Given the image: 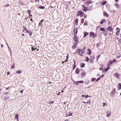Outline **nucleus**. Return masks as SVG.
<instances>
[{
	"instance_id": "19",
	"label": "nucleus",
	"mask_w": 121,
	"mask_h": 121,
	"mask_svg": "<svg viewBox=\"0 0 121 121\" xmlns=\"http://www.w3.org/2000/svg\"><path fill=\"white\" fill-rule=\"evenodd\" d=\"M95 57L93 56H92L91 57L90 60L91 61H93L94 59H95Z\"/></svg>"
},
{
	"instance_id": "20",
	"label": "nucleus",
	"mask_w": 121,
	"mask_h": 121,
	"mask_svg": "<svg viewBox=\"0 0 121 121\" xmlns=\"http://www.w3.org/2000/svg\"><path fill=\"white\" fill-rule=\"evenodd\" d=\"M77 29L75 28L73 30V31H74V33L76 35H77Z\"/></svg>"
},
{
	"instance_id": "24",
	"label": "nucleus",
	"mask_w": 121,
	"mask_h": 121,
	"mask_svg": "<svg viewBox=\"0 0 121 121\" xmlns=\"http://www.w3.org/2000/svg\"><path fill=\"white\" fill-rule=\"evenodd\" d=\"M83 9V11L85 12H86L87 10L85 6H84Z\"/></svg>"
},
{
	"instance_id": "10",
	"label": "nucleus",
	"mask_w": 121,
	"mask_h": 121,
	"mask_svg": "<svg viewBox=\"0 0 121 121\" xmlns=\"http://www.w3.org/2000/svg\"><path fill=\"white\" fill-rule=\"evenodd\" d=\"M106 114L107 115V117H108L109 116H110L111 115V112H109L108 111H107L106 112Z\"/></svg>"
},
{
	"instance_id": "52",
	"label": "nucleus",
	"mask_w": 121,
	"mask_h": 121,
	"mask_svg": "<svg viewBox=\"0 0 121 121\" xmlns=\"http://www.w3.org/2000/svg\"><path fill=\"white\" fill-rule=\"evenodd\" d=\"M119 39H118V41L119 43H120L121 44V41H120Z\"/></svg>"
},
{
	"instance_id": "16",
	"label": "nucleus",
	"mask_w": 121,
	"mask_h": 121,
	"mask_svg": "<svg viewBox=\"0 0 121 121\" xmlns=\"http://www.w3.org/2000/svg\"><path fill=\"white\" fill-rule=\"evenodd\" d=\"M114 76L116 78H118L119 75L117 73H116L114 74Z\"/></svg>"
},
{
	"instance_id": "38",
	"label": "nucleus",
	"mask_w": 121,
	"mask_h": 121,
	"mask_svg": "<svg viewBox=\"0 0 121 121\" xmlns=\"http://www.w3.org/2000/svg\"><path fill=\"white\" fill-rule=\"evenodd\" d=\"M86 58H87V59L86 60V61L88 62L89 60V59L87 57H86Z\"/></svg>"
},
{
	"instance_id": "39",
	"label": "nucleus",
	"mask_w": 121,
	"mask_h": 121,
	"mask_svg": "<svg viewBox=\"0 0 121 121\" xmlns=\"http://www.w3.org/2000/svg\"><path fill=\"white\" fill-rule=\"evenodd\" d=\"M14 64H12V67H11V68H12L13 69V68H14Z\"/></svg>"
},
{
	"instance_id": "17",
	"label": "nucleus",
	"mask_w": 121,
	"mask_h": 121,
	"mask_svg": "<svg viewBox=\"0 0 121 121\" xmlns=\"http://www.w3.org/2000/svg\"><path fill=\"white\" fill-rule=\"evenodd\" d=\"M89 35V33L87 32H85L84 34V36L83 37H86V36L88 35Z\"/></svg>"
},
{
	"instance_id": "22",
	"label": "nucleus",
	"mask_w": 121,
	"mask_h": 121,
	"mask_svg": "<svg viewBox=\"0 0 121 121\" xmlns=\"http://www.w3.org/2000/svg\"><path fill=\"white\" fill-rule=\"evenodd\" d=\"M106 21L105 20V19H103L101 22H100V24H102L103 23L105 22Z\"/></svg>"
},
{
	"instance_id": "36",
	"label": "nucleus",
	"mask_w": 121,
	"mask_h": 121,
	"mask_svg": "<svg viewBox=\"0 0 121 121\" xmlns=\"http://www.w3.org/2000/svg\"><path fill=\"white\" fill-rule=\"evenodd\" d=\"M82 74L83 76H84L86 74L84 72H82Z\"/></svg>"
},
{
	"instance_id": "54",
	"label": "nucleus",
	"mask_w": 121,
	"mask_h": 121,
	"mask_svg": "<svg viewBox=\"0 0 121 121\" xmlns=\"http://www.w3.org/2000/svg\"><path fill=\"white\" fill-rule=\"evenodd\" d=\"M31 49H32V51H34L35 50V49L34 48H33V47H32V48H31Z\"/></svg>"
},
{
	"instance_id": "1",
	"label": "nucleus",
	"mask_w": 121,
	"mask_h": 121,
	"mask_svg": "<svg viewBox=\"0 0 121 121\" xmlns=\"http://www.w3.org/2000/svg\"><path fill=\"white\" fill-rule=\"evenodd\" d=\"M77 52L79 53V54L81 56H82L84 52L82 49L78 48L77 50Z\"/></svg>"
},
{
	"instance_id": "21",
	"label": "nucleus",
	"mask_w": 121,
	"mask_h": 121,
	"mask_svg": "<svg viewBox=\"0 0 121 121\" xmlns=\"http://www.w3.org/2000/svg\"><path fill=\"white\" fill-rule=\"evenodd\" d=\"M109 67H108L106 69H104L103 70V72L104 71H105V72H106L107 71H108L109 70Z\"/></svg>"
},
{
	"instance_id": "4",
	"label": "nucleus",
	"mask_w": 121,
	"mask_h": 121,
	"mask_svg": "<svg viewBox=\"0 0 121 121\" xmlns=\"http://www.w3.org/2000/svg\"><path fill=\"white\" fill-rule=\"evenodd\" d=\"M116 30L117 31V32L116 33V35H118L120 33V30L119 28H116Z\"/></svg>"
},
{
	"instance_id": "37",
	"label": "nucleus",
	"mask_w": 121,
	"mask_h": 121,
	"mask_svg": "<svg viewBox=\"0 0 121 121\" xmlns=\"http://www.w3.org/2000/svg\"><path fill=\"white\" fill-rule=\"evenodd\" d=\"M76 47V46H74V45L72 47V49H74Z\"/></svg>"
},
{
	"instance_id": "42",
	"label": "nucleus",
	"mask_w": 121,
	"mask_h": 121,
	"mask_svg": "<svg viewBox=\"0 0 121 121\" xmlns=\"http://www.w3.org/2000/svg\"><path fill=\"white\" fill-rule=\"evenodd\" d=\"M69 116H71L72 115L73 113H71L70 112H69Z\"/></svg>"
},
{
	"instance_id": "31",
	"label": "nucleus",
	"mask_w": 121,
	"mask_h": 121,
	"mask_svg": "<svg viewBox=\"0 0 121 121\" xmlns=\"http://www.w3.org/2000/svg\"><path fill=\"white\" fill-rule=\"evenodd\" d=\"M107 3V2L106 1H104L103 2L102 4L103 5H104L106 3Z\"/></svg>"
},
{
	"instance_id": "35",
	"label": "nucleus",
	"mask_w": 121,
	"mask_h": 121,
	"mask_svg": "<svg viewBox=\"0 0 121 121\" xmlns=\"http://www.w3.org/2000/svg\"><path fill=\"white\" fill-rule=\"evenodd\" d=\"M96 79L95 78H92L91 79V80L92 81H94Z\"/></svg>"
},
{
	"instance_id": "53",
	"label": "nucleus",
	"mask_w": 121,
	"mask_h": 121,
	"mask_svg": "<svg viewBox=\"0 0 121 121\" xmlns=\"http://www.w3.org/2000/svg\"><path fill=\"white\" fill-rule=\"evenodd\" d=\"M10 74V73L9 72H8L7 73V75H9Z\"/></svg>"
},
{
	"instance_id": "28",
	"label": "nucleus",
	"mask_w": 121,
	"mask_h": 121,
	"mask_svg": "<svg viewBox=\"0 0 121 121\" xmlns=\"http://www.w3.org/2000/svg\"><path fill=\"white\" fill-rule=\"evenodd\" d=\"M100 30L101 31H104L105 30V29L104 28L101 27L100 28Z\"/></svg>"
},
{
	"instance_id": "63",
	"label": "nucleus",
	"mask_w": 121,
	"mask_h": 121,
	"mask_svg": "<svg viewBox=\"0 0 121 121\" xmlns=\"http://www.w3.org/2000/svg\"><path fill=\"white\" fill-rule=\"evenodd\" d=\"M86 17V15H84V18H85Z\"/></svg>"
},
{
	"instance_id": "30",
	"label": "nucleus",
	"mask_w": 121,
	"mask_h": 121,
	"mask_svg": "<svg viewBox=\"0 0 121 121\" xmlns=\"http://www.w3.org/2000/svg\"><path fill=\"white\" fill-rule=\"evenodd\" d=\"M108 33V32L107 31H105L104 33V34L106 35Z\"/></svg>"
},
{
	"instance_id": "33",
	"label": "nucleus",
	"mask_w": 121,
	"mask_h": 121,
	"mask_svg": "<svg viewBox=\"0 0 121 121\" xmlns=\"http://www.w3.org/2000/svg\"><path fill=\"white\" fill-rule=\"evenodd\" d=\"M18 114H17L15 115V118H16L18 119Z\"/></svg>"
},
{
	"instance_id": "56",
	"label": "nucleus",
	"mask_w": 121,
	"mask_h": 121,
	"mask_svg": "<svg viewBox=\"0 0 121 121\" xmlns=\"http://www.w3.org/2000/svg\"><path fill=\"white\" fill-rule=\"evenodd\" d=\"M69 116V114H67L66 117H68Z\"/></svg>"
},
{
	"instance_id": "51",
	"label": "nucleus",
	"mask_w": 121,
	"mask_h": 121,
	"mask_svg": "<svg viewBox=\"0 0 121 121\" xmlns=\"http://www.w3.org/2000/svg\"><path fill=\"white\" fill-rule=\"evenodd\" d=\"M24 30H26H26H27V28H26V27H24Z\"/></svg>"
},
{
	"instance_id": "46",
	"label": "nucleus",
	"mask_w": 121,
	"mask_h": 121,
	"mask_svg": "<svg viewBox=\"0 0 121 121\" xmlns=\"http://www.w3.org/2000/svg\"><path fill=\"white\" fill-rule=\"evenodd\" d=\"M100 56V55H99L97 57V60H98V59L99 58V57Z\"/></svg>"
},
{
	"instance_id": "9",
	"label": "nucleus",
	"mask_w": 121,
	"mask_h": 121,
	"mask_svg": "<svg viewBox=\"0 0 121 121\" xmlns=\"http://www.w3.org/2000/svg\"><path fill=\"white\" fill-rule=\"evenodd\" d=\"M109 64L110 65H111L113 63H114L116 62L115 60L114 59L112 61H109Z\"/></svg>"
},
{
	"instance_id": "8",
	"label": "nucleus",
	"mask_w": 121,
	"mask_h": 121,
	"mask_svg": "<svg viewBox=\"0 0 121 121\" xmlns=\"http://www.w3.org/2000/svg\"><path fill=\"white\" fill-rule=\"evenodd\" d=\"M115 89H113V90H112L111 92V94L113 93V94H112V96H114V94L115 93Z\"/></svg>"
},
{
	"instance_id": "58",
	"label": "nucleus",
	"mask_w": 121,
	"mask_h": 121,
	"mask_svg": "<svg viewBox=\"0 0 121 121\" xmlns=\"http://www.w3.org/2000/svg\"><path fill=\"white\" fill-rule=\"evenodd\" d=\"M86 96L85 95H82V97H85Z\"/></svg>"
},
{
	"instance_id": "2",
	"label": "nucleus",
	"mask_w": 121,
	"mask_h": 121,
	"mask_svg": "<svg viewBox=\"0 0 121 121\" xmlns=\"http://www.w3.org/2000/svg\"><path fill=\"white\" fill-rule=\"evenodd\" d=\"M97 35L96 34H94L93 32H91L90 33V36L92 37V38H95V37H96Z\"/></svg>"
},
{
	"instance_id": "41",
	"label": "nucleus",
	"mask_w": 121,
	"mask_h": 121,
	"mask_svg": "<svg viewBox=\"0 0 121 121\" xmlns=\"http://www.w3.org/2000/svg\"><path fill=\"white\" fill-rule=\"evenodd\" d=\"M86 49V47H84L83 48V49H82V50L83 51H85V50Z\"/></svg>"
},
{
	"instance_id": "23",
	"label": "nucleus",
	"mask_w": 121,
	"mask_h": 121,
	"mask_svg": "<svg viewBox=\"0 0 121 121\" xmlns=\"http://www.w3.org/2000/svg\"><path fill=\"white\" fill-rule=\"evenodd\" d=\"M104 16H105L107 17H108L109 16V15L108 14L105 12H104Z\"/></svg>"
},
{
	"instance_id": "3",
	"label": "nucleus",
	"mask_w": 121,
	"mask_h": 121,
	"mask_svg": "<svg viewBox=\"0 0 121 121\" xmlns=\"http://www.w3.org/2000/svg\"><path fill=\"white\" fill-rule=\"evenodd\" d=\"M83 13L82 12V11L80 10L78 11L77 16H78V15H81V16H83Z\"/></svg>"
},
{
	"instance_id": "26",
	"label": "nucleus",
	"mask_w": 121,
	"mask_h": 121,
	"mask_svg": "<svg viewBox=\"0 0 121 121\" xmlns=\"http://www.w3.org/2000/svg\"><path fill=\"white\" fill-rule=\"evenodd\" d=\"M39 9H45V7L43 6H41L39 7Z\"/></svg>"
},
{
	"instance_id": "62",
	"label": "nucleus",
	"mask_w": 121,
	"mask_h": 121,
	"mask_svg": "<svg viewBox=\"0 0 121 121\" xmlns=\"http://www.w3.org/2000/svg\"><path fill=\"white\" fill-rule=\"evenodd\" d=\"M90 97V96H88V95H87L86 96V98L87 97Z\"/></svg>"
},
{
	"instance_id": "34",
	"label": "nucleus",
	"mask_w": 121,
	"mask_h": 121,
	"mask_svg": "<svg viewBox=\"0 0 121 121\" xmlns=\"http://www.w3.org/2000/svg\"><path fill=\"white\" fill-rule=\"evenodd\" d=\"M84 22V20L82 18L81 19V23H83Z\"/></svg>"
},
{
	"instance_id": "12",
	"label": "nucleus",
	"mask_w": 121,
	"mask_h": 121,
	"mask_svg": "<svg viewBox=\"0 0 121 121\" xmlns=\"http://www.w3.org/2000/svg\"><path fill=\"white\" fill-rule=\"evenodd\" d=\"M108 30L110 32H111L112 31V29L111 27V26H109L107 28Z\"/></svg>"
},
{
	"instance_id": "5",
	"label": "nucleus",
	"mask_w": 121,
	"mask_h": 121,
	"mask_svg": "<svg viewBox=\"0 0 121 121\" xmlns=\"http://www.w3.org/2000/svg\"><path fill=\"white\" fill-rule=\"evenodd\" d=\"M92 4V3L89 0H88L85 3V5H90V4Z\"/></svg>"
},
{
	"instance_id": "57",
	"label": "nucleus",
	"mask_w": 121,
	"mask_h": 121,
	"mask_svg": "<svg viewBox=\"0 0 121 121\" xmlns=\"http://www.w3.org/2000/svg\"><path fill=\"white\" fill-rule=\"evenodd\" d=\"M109 64V63L107 65V66H110L111 65H110Z\"/></svg>"
},
{
	"instance_id": "7",
	"label": "nucleus",
	"mask_w": 121,
	"mask_h": 121,
	"mask_svg": "<svg viewBox=\"0 0 121 121\" xmlns=\"http://www.w3.org/2000/svg\"><path fill=\"white\" fill-rule=\"evenodd\" d=\"M73 39L74 40V41H78V38L77 36L76 35H74L73 38Z\"/></svg>"
},
{
	"instance_id": "48",
	"label": "nucleus",
	"mask_w": 121,
	"mask_h": 121,
	"mask_svg": "<svg viewBox=\"0 0 121 121\" xmlns=\"http://www.w3.org/2000/svg\"><path fill=\"white\" fill-rule=\"evenodd\" d=\"M100 77H99V78H98L96 80V82L98 80H100Z\"/></svg>"
},
{
	"instance_id": "27",
	"label": "nucleus",
	"mask_w": 121,
	"mask_h": 121,
	"mask_svg": "<svg viewBox=\"0 0 121 121\" xmlns=\"http://www.w3.org/2000/svg\"><path fill=\"white\" fill-rule=\"evenodd\" d=\"M22 72L20 70H18L17 71L16 73H22Z\"/></svg>"
},
{
	"instance_id": "55",
	"label": "nucleus",
	"mask_w": 121,
	"mask_h": 121,
	"mask_svg": "<svg viewBox=\"0 0 121 121\" xmlns=\"http://www.w3.org/2000/svg\"><path fill=\"white\" fill-rule=\"evenodd\" d=\"M106 105V104L105 103H103V106H104Z\"/></svg>"
},
{
	"instance_id": "61",
	"label": "nucleus",
	"mask_w": 121,
	"mask_h": 121,
	"mask_svg": "<svg viewBox=\"0 0 121 121\" xmlns=\"http://www.w3.org/2000/svg\"><path fill=\"white\" fill-rule=\"evenodd\" d=\"M85 83L86 84H88V82H85Z\"/></svg>"
},
{
	"instance_id": "32",
	"label": "nucleus",
	"mask_w": 121,
	"mask_h": 121,
	"mask_svg": "<svg viewBox=\"0 0 121 121\" xmlns=\"http://www.w3.org/2000/svg\"><path fill=\"white\" fill-rule=\"evenodd\" d=\"M118 85L119 86V89H121V83H119L118 84Z\"/></svg>"
},
{
	"instance_id": "13",
	"label": "nucleus",
	"mask_w": 121,
	"mask_h": 121,
	"mask_svg": "<svg viewBox=\"0 0 121 121\" xmlns=\"http://www.w3.org/2000/svg\"><path fill=\"white\" fill-rule=\"evenodd\" d=\"M26 32L29 33V35L31 36L32 34V32L31 31L28 30H26Z\"/></svg>"
},
{
	"instance_id": "25",
	"label": "nucleus",
	"mask_w": 121,
	"mask_h": 121,
	"mask_svg": "<svg viewBox=\"0 0 121 121\" xmlns=\"http://www.w3.org/2000/svg\"><path fill=\"white\" fill-rule=\"evenodd\" d=\"M81 67H84L85 65V64L84 63H82L81 65Z\"/></svg>"
},
{
	"instance_id": "44",
	"label": "nucleus",
	"mask_w": 121,
	"mask_h": 121,
	"mask_svg": "<svg viewBox=\"0 0 121 121\" xmlns=\"http://www.w3.org/2000/svg\"><path fill=\"white\" fill-rule=\"evenodd\" d=\"M74 65V66L73 67V69H74L76 67V65Z\"/></svg>"
},
{
	"instance_id": "18",
	"label": "nucleus",
	"mask_w": 121,
	"mask_h": 121,
	"mask_svg": "<svg viewBox=\"0 0 121 121\" xmlns=\"http://www.w3.org/2000/svg\"><path fill=\"white\" fill-rule=\"evenodd\" d=\"M78 18H77L75 20V24L76 25H78Z\"/></svg>"
},
{
	"instance_id": "43",
	"label": "nucleus",
	"mask_w": 121,
	"mask_h": 121,
	"mask_svg": "<svg viewBox=\"0 0 121 121\" xmlns=\"http://www.w3.org/2000/svg\"><path fill=\"white\" fill-rule=\"evenodd\" d=\"M30 11H31V10H28L27 11V12H28V13H29V15H30Z\"/></svg>"
},
{
	"instance_id": "47",
	"label": "nucleus",
	"mask_w": 121,
	"mask_h": 121,
	"mask_svg": "<svg viewBox=\"0 0 121 121\" xmlns=\"http://www.w3.org/2000/svg\"><path fill=\"white\" fill-rule=\"evenodd\" d=\"M116 6L117 8H118L119 7V5L118 4H117L116 5Z\"/></svg>"
},
{
	"instance_id": "14",
	"label": "nucleus",
	"mask_w": 121,
	"mask_h": 121,
	"mask_svg": "<svg viewBox=\"0 0 121 121\" xmlns=\"http://www.w3.org/2000/svg\"><path fill=\"white\" fill-rule=\"evenodd\" d=\"M80 71L79 69L78 68H77L76 70L75 73L76 74L79 73Z\"/></svg>"
},
{
	"instance_id": "60",
	"label": "nucleus",
	"mask_w": 121,
	"mask_h": 121,
	"mask_svg": "<svg viewBox=\"0 0 121 121\" xmlns=\"http://www.w3.org/2000/svg\"><path fill=\"white\" fill-rule=\"evenodd\" d=\"M53 103H54L53 101H51L50 102V103L52 104Z\"/></svg>"
},
{
	"instance_id": "15",
	"label": "nucleus",
	"mask_w": 121,
	"mask_h": 121,
	"mask_svg": "<svg viewBox=\"0 0 121 121\" xmlns=\"http://www.w3.org/2000/svg\"><path fill=\"white\" fill-rule=\"evenodd\" d=\"M84 82L83 81H76V84L77 85H78V83H83Z\"/></svg>"
},
{
	"instance_id": "45",
	"label": "nucleus",
	"mask_w": 121,
	"mask_h": 121,
	"mask_svg": "<svg viewBox=\"0 0 121 121\" xmlns=\"http://www.w3.org/2000/svg\"><path fill=\"white\" fill-rule=\"evenodd\" d=\"M78 41H75V42L74 43H76L77 44H78Z\"/></svg>"
},
{
	"instance_id": "40",
	"label": "nucleus",
	"mask_w": 121,
	"mask_h": 121,
	"mask_svg": "<svg viewBox=\"0 0 121 121\" xmlns=\"http://www.w3.org/2000/svg\"><path fill=\"white\" fill-rule=\"evenodd\" d=\"M87 22L86 21L85 22V23L84 24V26H85V25H87Z\"/></svg>"
},
{
	"instance_id": "50",
	"label": "nucleus",
	"mask_w": 121,
	"mask_h": 121,
	"mask_svg": "<svg viewBox=\"0 0 121 121\" xmlns=\"http://www.w3.org/2000/svg\"><path fill=\"white\" fill-rule=\"evenodd\" d=\"M73 62H74V65H75V64L76 63V62H75V60H73Z\"/></svg>"
},
{
	"instance_id": "6",
	"label": "nucleus",
	"mask_w": 121,
	"mask_h": 121,
	"mask_svg": "<svg viewBox=\"0 0 121 121\" xmlns=\"http://www.w3.org/2000/svg\"><path fill=\"white\" fill-rule=\"evenodd\" d=\"M92 4L88 5L87 6V8L88 10H90L92 8Z\"/></svg>"
},
{
	"instance_id": "49",
	"label": "nucleus",
	"mask_w": 121,
	"mask_h": 121,
	"mask_svg": "<svg viewBox=\"0 0 121 121\" xmlns=\"http://www.w3.org/2000/svg\"><path fill=\"white\" fill-rule=\"evenodd\" d=\"M31 16H32V15H31V14L30 15H29V18H30L31 17Z\"/></svg>"
},
{
	"instance_id": "29",
	"label": "nucleus",
	"mask_w": 121,
	"mask_h": 121,
	"mask_svg": "<svg viewBox=\"0 0 121 121\" xmlns=\"http://www.w3.org/2000/svg\"><path fill=\"white\" fill-rule=\"evenodd\" d=\"M7 45L8 46V49H9V51L10 52V53H11V49H10V48L9 47V46H8V44L7 43Z\"/></svg>"
},
{
	"instance_id": "64",
	"label": "nucleus",
	"mask_w": 121,
	"mask_h": 121,
	"mask_svg": "<svg viewBox=\"0 0 121 121\" xmlns=\"http://www.w3.org/2000/svg\"><path fill=\"white\" fill-rule=\"evenodd\" d=\"M6 95V94H4L3 95V96H5Z\"/></svg>"
},
{
	"instance_id": "11",
	"label": "nucleus",
	"mask_w": 121,
	"mask_h": 121,
	"mask_svg": "<svg viewBox=\"0 0 121 121\" xmlns=\"http://www.w3.org/2000/svg\"><path fill=\"white\" fill-rule=\"evenodd\" d=\"M43 20H44L43 19L42 20L40 21V22L39 24V26H43V24L42 23L43 22Z\"/></svg>"
},
{
	"instance_id": "59",
	"label": "nucleus",
	"mask_w": 121,
	"mask_h": 121,
	"mask_svg": "<svg viewBox=\"0 0 121 121\" xmlns=\"http://www.w3.org/2000/svg\"><path fill=\"white\" fill-rule=\"evenodd\" d=\"M77 44H77L76 43H74V46H77Z\"/></svg>"
}]
</instances>
